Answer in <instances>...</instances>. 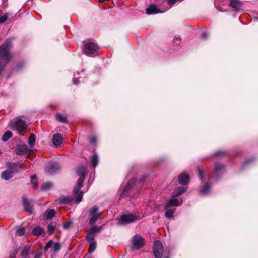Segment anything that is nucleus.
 <instances>
[{"mask_svg":"<svg viewBox=\"0 0 258 258\" xmlns=\"http://www.w3.org/2000/svg\"><path fill=\"white\" fill-rule=\"evenodd\" d=\"M85 167L83 166L78 167L77 168V174L80 176V178L77 181V186L74 188L73 191V195L76 196V201L77 203H79L83 198V193L80 190L82 187L85 177Z\"/></svg>","mask_w":258,"mask_h":258,"instance_id":"1","label":"nucleus"},{"mask_svg":"<svg viewBox=\"0 0 258 258\" xmlns=\"http://www.w3.org/2000/svg\"><path fill=\"white\" fill-rule=\"evenodd\" d=\"M12 40L11 38L6 40L0 46V58L6 61V64L8 63L11 59L12 56L10 52L12 47Z\"/></svg>","mask_w":258,"mask_h":258,"instance_id":"2","label":"nucleus"},{"mask_svg":"<svg viewBox=\"0 0 258 258\" xmlns=\"http://www.w3.org/2000/svg\"><path fill=\"white\" fill-rule=\"evenodd\" d=\"M9 126L12 130L16 131L20 135H23L21 133L25 131L28 126L26 122L22 119L21 116L11 120Z\"/></svg>","mask_w":258,"mask_h":258,"instance_id":"3","label":"nucleus"},{"mask_svg":"<svg viewBox=\"0 0 258 258\" xmlns=\"http://www.w3.org/2000/svg\"><path fill=\"white\" fill-rule=\"evenodd\" d=\"M141 219V218L139 215L132 213L127 214H124L120 216V218L118 219L117 224L119 225H126Z\"/></svg>","mask_w":258,"mask_h":258,"instance_id":"4","label":"nucleus"},{"mask_svg":"<svg viewBox=\"0 0 258 258\" xmlns=\"http://www.w3.org/2000/svg\"><path fill=\"white\" fill-rule=\"evenodd\" d=\"M101 213L99 211V208L97 206H94L89 210V224L91 225H94L95 223L100 218Z\"/></svg>","mask_w":258,"mask_h":258,"instance_id":"5","label":"nucleus"},{"mask_svg":"<svg viewBox=\"0 0 258 258\" xmlns=\"http://www.w3.org/2000/svg\"><path fill=\"white\" fill-rule=\"evenodd\" d=\"M99 49L98 46L93 42H89L84 45V53L89 56H92L97 54Z\"/></svg>","mask_w":258,"mask_h":258,"instance_id":"6","label":"nucleus"},{"mask_svg":"<svg viewBox=\"0 0 258 258\" xmlns=\"http://www.w3.org/2000/svg\"><path fill=\"white\" fill-rule=\"evenodd\" d=\"M225 171V166L219 162L214 164V174L212 178H214L217 182Z\"/></svg>","mask_w":258,"mask_h":258,"instance_id":"7","label":"nucleus"},{"mask_svg":"<svg viewBox=\"0 0 258 258\" xmlns=\"http://www.w3.org/2000/svg\"><path fill=\"white\" fill-rule=\"evenodd\" d=\"M60 169V164L56 161L49 162L45 166V172L49 174L57 172Z\"/></svg>","mask_w":258,"mask_h":258,"instance_id":"8","label":"nucleus"},{"mask_svg":"<svg viewBox=\"0 0 258 258\" xmlns=\"http://www.w3.org/2000/svg\"><path fill=\"white\" fill-rule=\"evenodd\" d=\"M132 243L134 249H139L144 246L145 240L140 235L136 234L133 237Z\"/></svg>","mask_w":258,"mask_h":258,"instance_id":"9","label":"nucleus"},{"mask_svg":"<svg viewBox=\"0 0 258 258\" xmlns=\"http://www.w3.org/2000/svg\"><path fill=\"white\" fill-rule=\"evenodd\" d=\"M164 248L160 241H156L153 247V253L156 258H161L163 255Z\"/></svg>","mask_w":258,"mask_h":258,"instance_id":"10","label":"nucleus"},{"mask_svg":"<svg viewBox=\"0 0 258 258\" xmlns=\"http://www.w3.org/2000/svg\"><path fill=\"white\" fill-rule=\"evenodd\" d=\"M136 183V179L134 178L131 179L127 183L126 186L124 187L122 193L120 195V197L122 198L124 196L128 194V191L133 188Z\"/></svg>","mask_w":258,"mask_h":258,"instance_id":"11","label":"nucleus"},{"mask_svg":"<svg viewBox=\"0 0 258 258\" xmlns=\"http://www.w3.org/2000/svg\"><path fill=\"white\" fill-rule=\"evenodd\" d=\"M24 167V164L20 162H11L9 163V168L13 173L17 172L19 169Z\"/></svg>","mask_w":258,"mask_h":258,"instance_id":"12","label":"nucleus"},{"mask_svg":"<svg viewBox=\"0 0 258 258\" xmlns=\"http://www.w3.org/2000/svg\"><path fill=\"white\" fill-rule=\"evenodd\" d=\"M28 151V148L26 145L22 144L17 146L15 150L17 155H23L26 154Z\"/></svg>","mask_w":258,"mask_h":258,"instance_id":"13","label":"nucleus"},{"mask_svg":"<svg viewBox=\"0 0 258 258\" xmlns=\"http://www.w3.org/2000/svg\"><path fill=\"white\" fill-rule=\"evenodd\" d=\"M63 141V137L60 134H55L53 135L52 142L56 147L60 146Z\"/></svg>","mask_w":258,"mask_h":258,"instance_id":"14","label":"nucleus"},{"mask_svg":"<svg viewBox=\"0 0 258 258\" xmlns=\"http://www.w3.org/2000/svg\"><path fill=\"white\" fill-rule=\"evenodd\" d=\"M211 184L209 182L206 183L201 186L199 190V193L202 195H207L210 192Z\"/></svg>","mask_w":258,"mask_h":258,"instance_id":"15","label":"nucleus"},{"mask_svg":"<svg viewBox=\"0 0 258 258\" xmlns=\"http://www.w3.org/2000/svg\"><path fill=\"white\" fill-rule=\"evenodd\" d=\"M23 205L25 211L31 213L33 212V206L30 203L28 199L25 197L23 198Z\"/></svg>","mask_w":258,"mask_h":258,"instance_id":"16","label":"nucleus"},{"mask_svg":"<svg viewBox=\"0 0 258 258\" xmlns=\"http://www.w3.org/2000/svg\"><path fill=\"white\" fill-rule=\"evenodd\" d=\"M229 6L234 8L236 11H238L242 8V3L239 0H230Z\"/></svg>","mask_w":258,"mask_h":258,"instance_id":"17","label":"nucleus"},{"mask_svg":"<svg viewBox=\"0 0 258 258\" xmlns=\"http://www.w3.org/2000/svg\"><path fill=\"white\" fill-rule=\"evenodd\" d=\"M189 176L184 173L181 174L178 177L179 183L183 185L187 184L189 182Z\"/></svg>","mask_w":258,"mask_h":258,"instance_id":"18","label":"nucleus"},{"mask_svg":"<svg viewBox=\"0 0 258 258\" xmlns=\"http://www.w3.org/2000/svg\"><path fill=\"white\" fill-rule=\"evenodd\" d=\"M180 205L178 199L176 198L170 199L165 204L164 208H168L171 206H177Z\"/></svg>","mask_w":258,"mask_h":258,"instance_id":"19","label":"nucleus"},{"mask_svg":"<svg viewBox=\"0 0 258 258\" xmlns=\"http://www.w3.org/2000/svg\"><path fill=\"white\" fill-rule=\"evenodd\" d=\"M146 11L147 14L149 15L162 12L158 10V8L155 5H150L146 9Z\"/></svg>","mask_w":258,"mask_h":258,"instance_id":"20","label":"nucleus"},{"mask_svg":"<svg viewBox=\"0 0 258 258\" xmlns=\"http://www.w3.org/2000/svg\"><path fill=\"white\" fill-rule=\"evenodd\" d=\"M187 190L186 187H179L175 188L173 191L172 195L174 197H177L183 193Z\"/></svg>","mask_w":258,"mask_h":258,"instance_id":"21","label":"nucleus"},{"mask_svg":"<svg viewBox=\"0 0 258 258\" xmlns=\"http://www.w3.org/2000/svg\"><path fill=\"white\" fill-rule=\"evenodd\" d=\"M30 248H31L30 246H29L28 245H26L24 247L22 252H21V256L23 258H28V255L30 252Z\"/></svg>","mask_w":258,"mask_h":258,"instance_id":"22","label":"nucleus"},{"mask_svg":"<svg viewBox=\"0 0 258 258\" xmlns=\"http://www.w3.org/2000/svg\"><path fill=\"white\" fill-rule=\"evenodd\" d=\"M13 173L10 170H5L2 173V177L3 179L8 180L13 177Z\"/></svg>","mask_w":258,"mask_h":258,"instance_id":"23","label":"nucleus"},{"mask_svg":"<svg viewBox=\"0 0 258 258\" xmlns=\"http://www.w3.org/2000/svg\"><path fill=\"white\" fill-rule=\"evenodd\" d=\"M102 228V226H97L96 225H92L91 227L88 230V231H89L90 233H91L94 235L95 234L101 231Z\"/></svg>","mask_w":258,"mask_h":258,"instance_id":"24","label":"nucleus"},{"mask_svg":"<svg viewBox=\"0 0 258 258\" xmlns=\"http://www.w3.org/2000/svg\"><path fill=\"white\" fill-rule=\"evenodd\" d=\"M56 119L61 123H68L67 117L61 113H58L56 116Z\"/></svg>","mask_w":258,"mask_h":258,"instance_id":"25","label":"nucleus"},{"mask_svg":"<svg viewBox=\"0 0 258 258\" xmlns=\"http://www.w3.org/2000/svg\"><path fill=\"white\" fill-rule=\"evenodd\" d=\"M12 136V133L10 131H6L3 134L2 139L4 142L7 141Z\"/></svg>","mask_w":258,"mask_h":258,"instance_id":"26","label":"nucleus"},{"mask_svg":"<svg viewBox=\"0 0 258 258\" xmlns=\"http://www.w3.org/2000/svg\"><path fill=\"white\" fill-rule=\"evenodd\" d=\"M43 232V229L42 228L38 226L35 227L32 231V233L34 235L39 236Z\"/></svg>","mask_w":258,"mask_h":258,"instance_id":"27","label":"nucleus"},{"mask_svg":"<svg viewBox=\"0 0 258 258\" xmlns=\"http://www.w3.org/2000/svg\"><path fill=\"white\" fill-rule=\"evenodd\" d=\"M91 164L92 166L95 167L98 164V158L96 153H94L93 155L91 157Z\"/></svg>","mask_w":258,"mask_h":258,"instance_id":"28","label":"nucleus"},{"mask_svg":"<svg viewBox=\"0 0 258 258\" xmlns=\"http://www.w3.org/2000/svg\"><path fill=\"white\" fill-rule=\"evenodd\" d=\"M36 136L34 134H31L29 138H28V144L30 146H33L35 144Z\"/></svg>","mask_w":258,"mask_h":258,"instance_id":"29","label":"nucleus"},{"mask_svg":"<svg viewBox=\"0 0 258 258\" xmlns=\"http://www.w3.org/2000/svg\"><path fill=\"white\" fill-rule=\"evenodd\" d=\"M46 213L47 219H51L55 215V211L54 209L48 210L46 212Z\"/></svg>","mask_w":258,"mask_h":258,"instance_id":"30","label":"nucleus"},{"mask_svg":"<svg viewBox=\"0 0 258 258\" xmlns=\"http://www.w3.org/2000/svg\"><path fill=\"white\" fill-rule=\"evenodd\" d=\"M86 239L88 242H91L92 241H95L94 235L88 231L87 234L86 236Z\"/></svg>","mask_w":258,"mask_h":258,"instance_id":"31","label":"nucleus"},{"mask_svg":"<svg viewBox=\"0 0 258 258\" xmlns=\"http://www.w3.org/2000/svg\"><path fill=\"white\" fill-rule=\"evenodd\" d=\"M56 227V224L53 222L50 223L48 225V232L49 234H51L53 232Z\"/></svg>","mask_w":258,"mask_h":258,"instance_id":"32","label":"nucleus"},{"mask_svg":"<svg viewBox=\"0 0 258 258\" xmlns=\"http://www.w3.org/2000/svg\"><path fill=\"white\" fill-rule=\"evenodd\" d=\"M59 201L61 204H68L71 202V198L68 196H63L59 198Z\"/></svg>","mask_w":258,"mask_h":258,"instance_id":"33","label":"nucleus"},{"mask_svg":"<svg viewBox=\"0 0 258 258\" xmlns=\"http://www.w3.org/2000/svg\"><path fill=\"white\" fill-rule=\"evenodd\" d=\"M96 248V243L95 241H92L91 242H90L89 245V248L88 252L89 253H92L94 252Z\"/></svg>","mask_w":258,"mask_h":258,"instance_id":"34","label":"nucleus"},{"mask_svg":"<svg viewBox=\"0 0 258 258\" xmlns=\"http://www.w3.org/2000/svg\"><path fill=\"white\" fill-rule=\"evenodd\" d=\"M31 183L33 185L34 188H36L38 186L37 182V176L36 175H32L31 176Z\"/></svg>","mask_w":258,"mask_h":258,"instance_id":"35","label":"nucleus"},{"mask_svg":"<svg viewBox=\"0 0 258 258\" xmlns=\"http://www.w3.org/2000/svg\"><path fill=\"white\" fill-rule=\"evenodd\" d=\"M174 210L172 209H168L166 211L165 216L168 219L172 218L174 216Z\"/></svg>","mask_w":258,"mask_h":258,"instance_id":"36","label":"nucleus"},{"mask_svg":"<svg viewBox=\"0 0 258 258\" xmlns=\"http://www.w3.org/2000/svg\"><path fill=\"white\" fill-rule=\"evenodd\" d=\"M61 244L58 242L55 243L52 247V250L54 252H58L61 249Z\"/></svg>","mask_w":258,"mask_h":258,"instance_id":"37","label":"nucleus"},{"mask_svg":"<svg viewBox=\"0 0 258 258\" xmlns=\"http://www.w3.org/2000/svg\"><path fill=\"white\" fill-rule=\"evenodd\" d=\"M254 160V157H251V158L247 159L246 160H245V162L242 164V169H244L247 165H248V164H249L250 163H252Z\"/></svg>","mask_w":258,"mask_h":258,"instance_id":"38","label":"nucleus"},{"mask_svg":"<svg viewBox=\"0 0 258 258\" xmlns=\"http://www.w3.org/2000/svg\"><path fill=\"white\" fill-rule=\"evenodd\" d=\"M51 184L50 183H45L41 186V190L43 191H46L51 187Z\"/></svg>","mask_w":258,"mask_h":258,"instance_id":"39","label":"nucleus"},{"mask_svg":"<svg viewBox=\"0 0 258 258\" xmlns=\"http://www.w3.org/2000/svg\"><path fill=\"white\" fill-rule=\"evenodd\" d=\"M53 244V241L52 240H49L44 246V250L45 251H47L52 246Z\"/></svg>","mask_w":258,"mask_h":258,"instance_id":"40","label":"nucleus"},{"mask_svg":"<svg viewBox=\"0 0 258 258\" xmlns=\"http://www.w3.org/2000/svg\"><path fill=\"white\" fill-rule=\"evenodd\" d=\"M198 176H199V178L200 179V180L202 181L203 182L204 181L205 179H204V173H203V171L202 170V169L201 168H198Z\"/></svg>","mask_w":258,"mask_h":258,"instance_id":"41","label":"nucleus"},{"mask_svg":"<svg viewBox=\"0 0 258 258\" xmlns=\"http://www.w3.org/2000/svg\"><path fill=\"white\" fill-rule=\"evenodd\" d=\"M25 229L24 228H19L16 230V235L21 236L24 234Z\"/></svg>","mask_w":258,"mask_h":258,"instance_id":"42","label":"nucleus"},{"mask_svg":"<svg viewBox=\"0 0 258 258\" xmlns=\"http://www.w3.org/2000/svg\"><path fill=\"white\" fill-rule=\"evenodd\" d=\"M8 19V15L7 14H5L0 17V24L3 23L5 22Z\"/></svg>","mask_w":258,"mask_h":258,"instance_id":"43","label":"nucleus"},{"mask_svg":"<svg viewBox=\"0 0 258 258\" xmlns=\"http://www.w3.org/2000/svg\"><path fill=\"white\" fill-rule=\"evenodd\" d=\"M226 154V151L220 150V151L214 152V154H213V155L214 156H217V155H221V154L225 155Z\"/></svg>","mask_w":258,"mask_h":258,"instance_id":"44","label":"nucleus"},{"mask_svg":"<svg viewBox=\"0 0 258 258\" xmlns=\"http://www.w3.org/2000/svg\"><path fill=\"white\" fill-rule=\"evenodd\" d=\"M201 38L204 40H206L208 38V34L206 32H203L201 35Z\"/></svg>","mask_w":258,"mask_h":258,"instance_id":"45","label":"nucleus"},{"mask_svg":"<svg viewBox=\"0 0 258 258\" xmlns=\"http://www.w3.org/2000/svg\"><path fill=\"white\" fill-rule=\"evenodd\" d=\"M71 224V222H67L63 224V227L64 229H68Z\"/></svg>","mask_w":258,"mask_h":258,"instance_id":"46","label":"nucleus"},{"mask_svg":"<svg viewBox=\"0 0 258 258\" xmlns=\"http://www.w3.org/2000/svg\"><path fill=\"white\" fill-rule=\"evenodd\" d=\"M89 141L91 144H95L97 140L95 137L93 136L90 138Z\"/></svg>","mask_w":258,"mask_h":258,"instance_id":"47","label":"nucleus"},{"mask_svg":"<svg viewBox=\"0 0 258 258\" xmlns=\"http://www.w3.org/2000/svg\"><path fill=\"white\" fill-rule=\"evenodd\" d=\"M73 83L74 85H77L79 84V79L75 77L73 78Z\"/></svg>","mask_w":258,"mask_h":258,"instance_id":"48","label":"nucleus"},{"mask_svg":"<svg viewBox=\"0 0 258 258\" xmlns=\"http://www.w3.org/2000/svg\"><path fill=\"white\" fill-rule=\"evenodd\" d=\"M6 63L4 64H2V63L0 62V75H1L2 72L4 71V68L6 66Z\"/></svg>","mask_w":258,"mask_h":258,"instance_id":"49","label":"nucleus"},{"mask_svg":"<svg viewBox=\"0 0 258 258\" xmlns=\"http://www.w3.org/2000/svg\"><path fill=\"white\" fill-rule=\"evenodd\" d=\"M168 3L171 5H174L176 2V0H167Z\"/></svg>","mask_w":258,"mask_h":258,"instance_id":"50","label":"nucleus"},{"mask_svg":"<svg viewBox=\"0 0 258 258\" xmlns=\"http://www.w3.org/2000/svg\"><path fill=\"white\" fill-rule=\"evenodd\" d=\"M41 256H42V254L40 253H38L35 254L34 258H41Z\"/></svg>","mask_w":258,"mask_h":258,"instance_id":"51","label":"nucleus"},{"mask_svg":"<svg viewBox=\"0 0 258 258\" xmlns=\"http://www.w3.org/2000/svg\"><path fill=\"white\" fill-rule=\"evenodd\" d=\"M23 66V64H18L16 67V69L17 70H19L21 68V67Z\"/></svg>","mask_w":258,"mask_h":258,"instance_id":"52","label":"nucleus"},{"mask_svg":"<svg viewBox=\"0 0 258 258\" xmlns=\"http://www.w3.org/2000/svg\"><path fill=\"white\" fill-rule=\"evenodd\" d=\"M142 182V180H140L139 182L141 183Z\"/></svg>","mask_w":258,"mask_h":258,"instance_id":"53","label":"nucleus"},{"mask_svg":"<svg viewBox=\"0 0 258 258\" xmlns=\"http://www.w3.org/2000/svg\"><path fill=\"white\" fill-rule=\"evenodd\" d=\"M177 39H178V40H180V38L179 37H178Z\"/></svg>","mask_w":258,"mask_h":258,"instance_id":"54","label":"nucleus"},{"mask_svg":"<svg viewBox=\"0 0 258 258\" xmlns=\"http://www.w3.org/2000/svg\"><path fill=\"white\" fill-rule=\"evenodd\" d=\"M167 258H168V257H167Z\"/></svg>","mask_w":258,"mask_h":258,"instance_id":"55","label":"nucleus"}]
</instances>
